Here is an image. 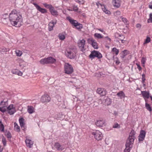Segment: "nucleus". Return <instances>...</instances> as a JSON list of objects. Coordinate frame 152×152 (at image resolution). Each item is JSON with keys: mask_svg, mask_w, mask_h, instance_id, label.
I'll list each match as a JSON object with an SVG mask.
<instances>
[{"mask_svg": "<svg viewBox=\"0 0 152 152\" xmlns=\"http://www.w3.org/2000/svg\"><path fill=\"white\" fill-rule=\"evenodd\" d=\"M9 19L12 25L16 27H20L22 25V16L15 10H13L10 14Z\"/></svg>", "mask_w": 152, "mask_h": 152, "instance_id": "1", "label": "nucleus"}, {"mask_svg": "<svg viewBox=\"0 0 152 152\" xmlns=\"http://www.w3.org/2000/svg\"><path fill=\"white\" fill-rule=\"evenodd\" d=\"M135 132L134 130H132L130 133L129 137L126 144V148L124 152H130L131 145L133 144L135 139Z\"/></svg>", "mask_w": 152, "mask_h": 152, "instance_id": "2", "label": "nucleus"}, {"mask_svg": "<svg viewBox=\"0 0 152 152\" xmlns=\"http://www.w3.org/2000/svg\"><path fill=\"white\" fill-rule=\"evenodd\" d=\"M77 49L75 47L70 46L68 47L65 52L66 56L68 58L72 59L74 58L76 56Z\"/></svg>", "mask_w": 152, "mask_h": 152, "instance_id": "3", "label": "nucleus"}, {"mask_svg": "<svg viewBox=\"0 0 152 152\" xmlns=\"http://www.w3.org/2000/svg\"><path fill=\"white\" fill-rule=\"evenodd\" d=\"M92 134L94 136L95 139L97 140H101L103 138V135L99 130H96L92 133Z\"/></svg>", "mask_w": 152, "mask_h": 152, "instance_id": "4", "label": "nucleus"}, {"mask_svg": "<svg viewBox=\"0 0 152 152\" xmlns=\"http://www.w3.org/2000/svg\"><path fill=\"white\" fill-rule=\"evenodd\" d=\"M89 57L92 59L94 58L95 57L99 59L102 57V55L99 51L94 50L91 52V54L89 56Z\"/></svg>", "mask_w": 152, "mask_h": 152, "instance_id": "5", "label": "nucleus"}, {"mask_svg": "<svg viewBox=\"0 0 152 152\" xmlns=\"http://www.w3.org/2000/svg\"><path fill=\"white\" fill-rule=\"evenodd\" d=\"M65 73L68 74L72 73L73 70L72 66L68 63H65L64 65Z\"/></svg>", "mask_w": 152, "mask_h": 152, "instance_id": "6", "label": "nucleus"}, {"mask_svg": "<svg viewBox=\"0 0 152 152\" xmlns=\"http://www.w3.org/2000/svg\"><path fill=\"white\" fill-rule=\"evenodd\" d=\"M8 105L7 101L4 102L1 101L0 103V111L2 113L6 111Z\"/></svg>", "mask_w": 152, "mask_h": 152, "instance_id": "7", "label": "nucleus"}, {"mask_svg": "<svg viewBox=\"0 0 152 152\" xmlns=\"http://www.w3.org/2000/svg\"><path fill=\"white\" fill-rule=\"evenodd\" d=\"M7 111L10 115H13L16 112L15 107H14L13 104H11L7 108Z\"/></svg>", "mask_w": 152, "mask_h": 152, "instance_id": "8", "label": "nucleus"}, {"mask_svg": "<svg viewBox=\"0 0 152 152\" xmlns=\"http://www.w3.org/2000/svg\"><path fill=\"white\" fill-rule=\"evenodd\" d=\"M41 101L42 102H49L50 101V98L47 94H45L41 98Z\"/></svg>", "mask_w": 152, "mask_h": 152, "instance_id": "9", "label": "nucleus"}, {"mask_svg": "<svg viewBox=\"0 0 152 152\" xmlns=\"http://www.w3.org/2000/svg\"><path fill=\"white\" fill-rule=\"evenodd\" d=\"M85 44V41L84 39L80 40L79 42L78 43L79 47L80 48L81 50L83 52L86 50L84 48Z\"/></svg>", "mask_w": 152, "mask_h": 152, "instance_id": "10", "label": "nucleus"}, {"mask_svg": "<svg viewBox=\"0 0 152 152\" xmlns=\"http://www.w3.org/2000/svg\"><path fill=\"white\" fill-rule=\"evenodd\" d=\"M88 41L89 43L91 44L92 46L95 49H98L97 44L96 41L93 38H89L88 39Z\"/></svg>", "mask_w": 152, "mask_h": 152, "instance_id": "11", "label": "nucleus"}, {"mask_svg": "<svg viewBox=\"0 0 152 152\" xmlns=\"http://www.w3.org/2000/svg\"><path fill=\"white\" fill-rule=\"evenodd\" d=\"M96 92L101 96H105L107 93L106 90L102 88H98Z\"/></svg>", "mask_w": 152, "mask_h": 152, "instance_id": "12", "label": "nucleus"}, {"mask_svg": "<svg viewBox=\"0 0 152 152\" xmlns=\"http://www.w3.org/2000/svg\"><path fill=\"white\" fill-rule=\"evenodd\" d=\"M146 132L143 130H142L140 132V134L139 136V141H142L144 139Z\"/></svg>", "mask_w": 152, "mask_h": 152, "instance_id": "13", "label": "nucleus"}, {"mask_svg": "<svg viewBox=\"0 0 152 152\" xmlns=\"http://www.w3.org/2000/svg\"><path fill=\"white\" fill-rule=\"evenodd\" d=\"M57 23V20H52L48 24V30L50 31H52L53 29V28L54 26V25Z\"/></svg>", "mask_w": 152, "mask_h": 152, "instance_id": "14", "label": "nucleus"}, {"mask_svg": "<svg viewBox=\"0 0 152 152\" xmlns=\"http://www.w3.org/2000/svg\"><path fill=\"white\" fill-rule=\"evenodd\" d=\"M33 4L34 5L37 10L41 12V13H46L47 12V11L46 10L41 8L37 4L35 3H33Z\"/></svg>", "mask_w": 152, "mask_h": 152, "instance_id": "15", "label": "nucleus"}, {"mask_svg": "<svg viewBox=\"0 0 152 152\" xmlns=\"http://www.w3.org/2000/svg\"><path fill=\"white\" fill-rule=\"evenodd\" d=\"M113 4L114 7H119L121 5V0H113Z\"/></svg>", "mask_w": 152, "mask_h": 152, "instance_id": "16", "label": "nucleus"}, {"mask_svg": "<svg viewBox=\"0 0 152 152\" xmlns=\"http://www.w3.org/2000/svg\"><path fill=\"white\" fill-rule=\"evenodd\" d=\"M24 119L22 118H20L19 120V122L21 128L24 130L25 129V124L24 123Z\"/></svg>", "mask_w": 152, "mask_h": 152, "instance_id": "17", "label": "nucleus"}, {"mask_svg": "<svg viewBox=\"0 0 152 152\" xmlns=\"http://www.w3.org/2000/svg\"><path fill=\"white\" fill-rule=\"evenodd\" d=\"M105 122L104 121L102 120H98L96 122V125L97 126L102 127L103 125H105Z\"/></svg>", "mask_w": 152, "mask_h": 152, "instance_id": "18", "label": "nucleus"}, {"mask_svg": "<svg viewBox=\"0 0 152 152\" xmlns=\"http://www.w3.org/2000/svg\"><path fill=\"white\" fill-rule=\"evenodd\" d=\"M26 145L27 147L31 148L33 144V142L31 140L29 139H26L25 140Z\"/></svg>", "mask_w": 152, "mask_h": 152, "instance_id": "19", "label": "nucleus"}, {"mask_svg": "<svg viewBox=\"0 0 152 152\" xmlns=\"http://www.w3.org/2000/svg\"><path fill=\"white\" fill-rule=\"evenodd\" d=\"M12 72L13 74L18 75L19 76H21L22 73L18 69H13L12 70Z\"/></svg>", "mask_w": 152, "mask_h": 152, "instance_id": "20", "label": "nucleus"}, {"mask_svg": "<svg viewBox=\"0 0 152 152\" xmlns=\"http://www.w3.org/2000/svg\"><path fill=\"white\" fill-rule=\"evenodd\" d=\"M54 146L58 151H61L64 149V148L58 142L55 143Z\"/></svg>", "mask_w": 152, "mask_h": 152, "instance_id": "21", "label": "nucleus"}, {"mask_svg": "<svg viewBox=\"0 0 152 152\" xmlns=\"http://www.w3.org/2000/svg\"><path fill=\"white\" fill-rule=\"evenodd\" d=\"M141 93L144 99H148L149 97V93L146 91H141Z\"/></svg>", "mask_w": 152, "mask_h": 152, "instance_id": "22", "label": "nucleus"}, {"mask_svg": "<svg viewBox=\"0 0 152 152\" xmlns=\"http://www.w3.org/2000/svg\"><path fill=\"white\" fill-rule=\"evenodd\" d=\"M121 58L122 59H123L128 54V51L126 50L122 51V52L120 53Z\"/></svg>", "mask_w": 152, "mask_h": 152, "instance_id": "23", "label": "nucleus"}, {"mask_svg": "<svg viewBox=\"0 0 152 152\" xmlns=\"http://www.w3.org/2000/svg\"><path fill=\"white\" fill-rule=\"evenodd\" d=\"M50 11L52 15L54 16H56L58 15V12L55 10L53 6L50 8Z\"/></svg>", "mask_w": 152, "mask_h": 152, "instance_id": "24", "label": "nucleus"}, {"mask_svg": "<svg viewBox=\"0 0 152 152\" xmlns=\"http://www.w3.org/2000/svg\"><path fill=\"white\" fill-rule=\"evenodd\" d=\"M27 111L30 114L34 113V107L32 106H28Z\"/></svg>", "mask_w": 152, "mask_h": 152, "instance_id": "25", "label": "nucleus"}, {"mask_svg": "<svg viewBox=\"0 0 152 152\" xmlns=\"http://www.w3.org/2000/svg\"><path fill=\"white\" fill-rule=\"evenodd\" d=\"M48 64L53 63L56 61V59L52 57H49L47 58Z\"/></svg>", "mask_w": 152, "mask_h": 152, "instance_id": "26", "label": "nucleus"}, {"mask_svg": "<svg viewBox=\"0 0 152 152\" xmlns=\"http://www.w3.org/2000/svg\"><path fill=\"white\" fill-rule=\"evenodd\" d=\"M68 20L72 25L74 26L75 27L76 26V25L77 24L78 22L76 20L72 19L70 17L68 18Z\"/></svg>", "mask_w": 152, "mask_h": 152, "instance_id": "27", "label": "nucleus"}, {"mask_svg": "<svg viewBox=\"0 0 152 152\" xmlns=\"http://www.w3.org/2000/svg\"><path fill=\"white\" fill-rule=\"evenodd\" d=\"M117 95L121 99L122 98H124L125 97V94L122 91H120L118 92L117 94Z\"/></svg>", "mask_w": 152, "mask_h": 152, "instance_id": "28", "label": "nucleus"}, {"mask_svg": "<svg viewBox=\"0 0 152 152\" xmlns=\"http://www.w3.org/2000/svg\"><path fill=\"white\" fill-rule=\"evenodd\" d=\"M15 130L18 132L20 131V128L19 126L18 125L17 123L15 122L14 123Z\"/></svg>", "mask_w": 152, "mask_h": 152, "instance_id": "29", "label": "nucleus"}, {"mask_svg": "<svg viewBox=\"0 0 152 152\" xmlns=\"http://www.w3.org/2000/svg\"><path fill=\"white\" fill-rule=\"evenodd\" d=\"M40 62L42 64H48L47 58L42 59L40 60Z\"/></svg>", "mask_w": 152, "mask_h": 152, "instance_id": "30", "label": "nucleus"}, {"mask_svg": "<svg viewBox=\"0 0 152 152\" xmlns=\"http://www.w3.org/2000/svg\"><path fill=\"white\" fill-rule=\"evenodd\" d=\"M145 107L146 109L150 112L152 111V109L150 105L147 103H145Z\"/></svg>", "mask_w": 152, "mask_h": 152, "instance_id": "31", "label": "nucleus"}, {"mask_svg": "<svg viewBox=\"0 0 152 152\" xmlns=\"http://www.w3.org/2000/svg\"><path fill=\"white\" fill-rule=\"evenodd\" d=\"M112 51L116 55H117L119 52V50L115 48H113L112 49Z\"/></svg>", "mask_w": 152, "mask_h": 152, "instance_id": "32", "label": "nucleus"}, {"mask_svg": "<svg viewBox=\"0 0 152 152\" xmlns=\"http://www.w3.org/2000/svg\"><path fill=\"white\" fill-rule=\"evenodd\" d=\"M59 38L61 40H63L65 38V36L64 35L60 34L58 35Z\"/></svg>", "mask_w": 152, "mask_h": 152, "instance_id": "33", "label": "nucleus"}, {"mask_svg": "<svg viewBox=\"0 0 152 152\" xmlns=\"http://www.w3.org/2000/svg\"><path fill=\"white\" fill-rule=\"evenodd\" d=\"M16 54L17 56H20L22 54V52L19 50H16L15 51Z\"/></svg>", "mask_w": 152, "mask_h": 152, "instance_id": "34", "label": "nucleus"}, {"mask_svg": "<svg viewBox=\"0 0 152 152\" xmlns=\"http://www.w3.org/2000/svg\"><path fill=\"white\" fill-rule=\"evenodd\" d=\"M111 100L110 98H107L105 100V103L107 105H110L111 104Z\"/></svg>", "mask_w": 152, "mask_h": 152, "instance_id": "35", "label": "nucleus"}, {"mask_svg": "<svg viewBox=\"0 0 152 152\" xmlns=\"http://www.w3.org/2000/svg\"><path fill=\"white\" fill-rule=\"evenodd\" d=\"M94 36L98 38H103V37L100 34L95 33Z\"/></svg>", "mask_w": 152, "mask_h": 152, "instance_id": "36", "label": "nucleus"}, {"mask_svg": "<svg viewBox=\"0 0 152 152\" xmlns=\"http://www.w3.org/2000/svg\"><path fill=\"white\" fill-rule=\"evenodd\" d=\"M75 27L77 29H79L82 28L83 26L82 24L78 23L76 25Z\"/></svg>", "mask_w": 152, "mask_h": 152, "instance_id": "37", "label": "nucleus"}, {"mask_svg": "<svg viewBox=\"0 0 152 152\" xmlns=\"http://www.w3.org/2000/svg\"><path fill=\"white\" fill-rule=\"evenodd\" d=\"M113 127L114 128H119L120 126L117 123H115L113 126Z\"/></svg>", "mask_w": 152, "mask_h": 152, "instance_id": "38", "label": "nucleus"}, {"mask_svg": "<svg viewBox=\"0 0 152 152\" xmlns=\"http://www.w3.org/2000/svg\"><path fill=\"white\" fill-rule=\"evenodd\" d=\"M43 5L44 6L47 8H48L50 10V8H51L52 7V5H51L50 4H46V3H44L43 4Z\"/></svg>", "mask_w": 152, "mask_h": 152, "instance_id": "39", "label": "nucleus"}, {"mask_svg": "<svg viewBox=\"0 0 152 152\" xmlns=\"http://www.w3.org/2000/svg\"><path fill=\"white\" fill-rule=\"evenodd\" d=\"M2 143L4 145V146H6V139L5 138V137H3L2 138Z\"/></svg>", "mask_w": 152, "mask_h": 152, "instance_id": "40", "label": "nucleus"}, {"mask_svg": "<svg viewBox=\"0 0 152 152\" xmlns=\"http://www.w3.org/2000/svg\"><path fill=\"white\" fill-rule=\"evenodd\" d=\"M75 1L80 4H83L84 3L83 0H75Z\"/></svg>", "mask_w": 152, "mask_h": 152, "instance_id": "41", "label": "nucleus"}, {"mask_svg": "<svg viewBox=\"0 0 152 152\" xmlns=\"http://www.w3.org/2000/svg\"><path fill=\"white\" fill-rule=\"evenodd\" d=\"M73 11L75 12H77L78 11V8L77 6L74 5L73 6Z\"/></svg>", "mask_w": 152, "mask_h": 152, "instance_id": "42", "label": "nucleus"}, {"mask_svg": "<svg viewBox=\"0 0 152 152\" xmlns=\"http://www.w3.org/2000/svg\"><path fill=\"white\" fill-rule=\"evenodd\" d=\"M150 38L149 37H147L144 44H145L146 43H148L150 42Z\"/></svg>", "mask_w": 152, "mask_h": 152, "instance_id": "43", "label": "nucleus"}, {"mask_svg": "<svg viewBox=\"0 0 152 152\" xmlns=\"http://www.w3.org/2000/svg\"><path fill=\"white\" fill-rule=\"evenodd\" d=\"M148 23L152 22V13L150 14V18L148 20Z\"/></svg>", "mask_w": 152, "mask_h": 152, "instance_id": "44", "label": "nucleus"}, {"mask_svg": "<svg viewBox=\"0 0 152 152\" xmlns=\"http://www.w3.org/2000/svg\"><path fill=\"white\" fill-rule=\"evenodd\" d=\"M0 130L1 132H4V126L3 124L1 125V126H0Z\"/></svg>", "mask_w": 152, "mask_h": 152, "instance_id": "45", "label": "nucleus"}, {"mask_svg": "<svg viewBox=\"0 0 152 152\" xmlns=\"http://www.w3.org/2000/svg\"><path fill=\"white\" fill-rule=\"evenodd\" d=\"M145 75L144 74H143L142 75V83H143L145 82Z\"/></svg>", "mask_w": 152, "mask_h": 152, "instance_id": "46", "label": "nucleus"}, {"mask_svg": "<svg viewBox=\"0 0 152 152\" xmlns=\"http://www.w3.org/2000/svg\"><path fill=\"white\" fill-rule=\"evenodd\" d=\"M146 61V58L142 57L141 60V62L142 64H145Z\"/></svg>", "mask_w": 152, "mask_h": 152, "instance_id": "47", "label": "nucleus"}, {"mask_svg": "<svg viewBox=\"0 0 152 152\" xmlns=\"http://www.w3.org/2000/svg\"><path fill=\"white\" fill-rule=\"evenodd\" d=\"M6 136L8 138H11V133L10 132H8L6 134Z\"/></svg>", "mask_w": 152, "mask_h": 152, "instance_id": "48", "label": "nucleus"}, {"mask_svg": "<svg viewBox=\"0 0 152 152\" xmlns=\"http://www.w3.org/2000/svg\"><path fill=\"white\" fill-rule=\"evenodd\" d=\"M102 10L104 12H105L106 10H107V9L105 7V6H104V5H103V6H102Z\"/></svg>", "mask_w": 152, "mask_h": 152, "instance_id": "49", "label": "nucleus"}, {"mask_svg": "<svg viewBox=\"0 0 152 152\" xmlns=\"http://www.w3.org/2000/svg\"><path fill=\"white\" fill-rule=\"evenodd\" d=\"M141 25L139 23H138L136 24V27L138 28L139 29H140L141 28Z\"/></svg>", "mask_w": 152, "mask_h": 152, "instance_id": "50", "label": "nucleus"}, {"mask_svg": "<svg viewBox=\"0 0 152 152\" xmlns=\"http://www.w3.org/2000/svg\"><path fill=\"white\" fill-rule=\"evenodd\" d=\"M122 21L123 22H124V23H127V20L126 19V18H122Z\"/></svg>", "mask_w": 152, "mask_h": 152, "instance_id": "51", "label": "nucleus"}, {"mask_svg": "<svg viewBox=\"0 0 152 152\" xmlns=\"http://www.w3.org/2000/svg\"><path fill=\"white\" fill-rule=\"evenodd\" d=\"M137 68L139 70H140V71L142 69L141 67L140 66L139 64H137Z\"/></svg>", "mask_w": 152, "mask_h": 152, "instance_id": "52", "label": "nucleus"}, {"mask_svg": "<svg viewBox=\"0 0 152 152\" xmlns=\"http://www.w3.org/2000/svg\"><path fill=\"white\" fill-rule=\"evenodd\" d=\"M105 13L108 14H111L110 12L107 10L105 12Z\"/></svg>", "mask_w": 152, "mask_h": 152, "instance_id": "53", "label": "nucleus"}, {"mask_svg": "<svg viewBox=\"0 0 152 152\" xmlns=\"http://www.w3.org/2000/svg\"><path fill=\"white\" fill-rule=\"evenodd\" d=\"M149 7L151 9H152V1L150 2V4L149 5Z\"/></svg>", "mask_w": 152, "mask_h": 152, "instance_id": "54", "label": "nucleus"}, {"mask_svg": "<svg viewBox=\"0 0 152 152\" xmlns=\"http://www.w3.org/2000/svg\"><path fill=\"white\" fill-rule=\"evenodd\" d=\"M96 5L98 7L99 5H100L101 6V7H102V6H103L102 5V4H101L100 3H99V2H96Z\"/></svg>", "mask_w": 152, "mask_h": 152, "instance_id": "55", "label": "nucleus"}, {"mask_svg": "<svg viewBox=\"0 0 152 152\" xmlns=\"http://www.w3.org/2000/svg\"><path fill=\"white\" fill-rule=\"evenodd\" d=\"M105 38H106L107 40H109L110 41V42L111 41V39L109 37H105Z\"/></svg>", "mask_w": 152, "mask_h": 152, "instance_id": "56", "label": "nucleus"}, {"mask_svg": "<svg viewBox=\"0 0 152 152\" xmlns=\"http://www.w3.org/2000/svg\"><path fill=\"white\" fill-rule=\"evenodd\" d=\"M119 39L121 40V42L122 43H124V41H125L123 39H122V38H119Z\"/></svg>", "mask_w": 152, "mask_h": 152, "instance_id": "57", "label": "nucleus"}, {"mask_svg": "<svg viewBox=\"0 0 152 152\" xmlns=\"http://www.w3.org/2000/svg\"><path fill=\"white\" fill-rule=\"evenodd\" d=\"M119 37H121L120 38H122V39H123V38H124V36L123 35H119Z\"/></svg>", "mask_w": 152, "mask_h": 152, "instance_id": "58", "label": "nucleus"}, {"mask_svg": "<svg viewBox=\"0 0 152 152\" xmlns=\"http://www.w3.org/2000/svg\"><path fill=\"white\" fill-rule=\"evenodd\" d=\"M116 13L118 15H119L120 14V12L119 11H117L116 12Z\"/></svg>", "mask_w": 152, "mask_h": 152, "instance_id": "59", "label": "nucleus"}, {"mask_svg": "<svg viewBox=\"0 0 152 152\" xmlns=\"http://www.w3.org/2000/svg\"><path fill=\"white\" fill-rule=\"evenodd\" d=\"M2 151V148L1 147H0V152H1Z\"/></svg>", "mask_w": 152, "mask_h": 152, "instance_id": "60", "label": "nucleus"}, {"mask_svg": "<svg viewBox=\"0 0 152 152\" xmlns=\"http://www.w3.org/2000/svg\"><path fill=\"white\" fill-rule=\"evenodd\" d=\"M23 65H22V64H20V66L21 67H23Z\"/></svg>", "mask_w": 152, "mask_h": 152, "instance_id": "61", "label": "nucleus"}, {"mask_svg": "<svg viewBox=\"0 0 152 152\" xmlns=\"http://www.w3.org/2000/svg\"><path fill=\"white\" fill-rule=\"evenodd\" d=\"M98 29L99 30V31H102V32L103 31V30H101V29Z\"/></svg>", "mask_w": 152, "mask_h": 152, "instance_id": "62", "label": "nucleus"}, {"mask_svg": "<svg viewBox=\"0 0 152 152\" xmlns=\"http://www.w3.org/2000/svg\"><path fill=\"white\" fill-rule=\"evenodd\" d=\"M3 124L2 123V122L1 121H0V126H1V125Z\"/></svg>", "mask_w": 152, "mask_h": 152, "instance_id": "63", "label": "nucleus"}, {"mask_svg": "<svg viewBox=\"0 0 152 152\" xmlns=\"http://www.w3.org/2000/svg\"><path fill=\"white\" fill-rule=\"evenodd\" d=\"M150 98L151 99V100L152 101V96H150Z\"/></svg>", "mask_w": 152, "mask_h": 152, "instance_id": "64", "label": "nucleus"}]
</instances>
